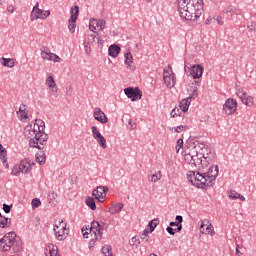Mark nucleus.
<instances>
[{
	"label": "nucleus",
	"instance_id": "obj_1",
	"mask_svg": "<svg viewBox=\"0 0 256 256\" xmlns=\"http://www.w3.org/2000/svg\"><path fill=\"white\" fill-rule=\"evenodd\" d=\"M178 13L181 19L197 21L203 15V0H178Z\"/></svg>",
	"mask_w": 256,
	"mask_h": 256
},
{
	"label": "nucleus",
	"instance_id": "obj_2",
	"mask_svg": "<svg viewBox=\"0 0 256 256\" xmlns=\"http://www.w3.org/2000/svg\"><path fill=\"white\" fill-rule=\"evenodd\" d=\"M0 249L2 251H13V253H21L23 251V242L17 237V233L8 232L0 239Z\"/></svg>",
	"mask_w": 256,
	"mask_h": 256
},
{
	"label": "nucleus",
	"instance_id": "obj_3",
	"mask_svg": "<svg viewBox=\"0 0 256 256\" xmlns=\"http://www.w3.org/2000/svg\"><path fill=\"white\" fill-rule=\"evenodd\" d=\"M202 157L204 160L199 157V153L197 151H192L185 155L186 161H188L190 165H194L195 167H199V165L205 167L207 166V163H209V161H213L211 150H209V152H207L206 154L202 153Z\"/></svg>",
	"mask_w": 256,
	"mask_h": 256
},
{
	"label": "nucleus",
	"instance_id": "obj_4",
	"mask_svg": "<svg viewBox=\"0 0 256 256\" xmlns=\"http://www.w3.org/2000/svg\"><path fill=\"white\" fill-rule=\"evenodd\" d=\"M47 141H49V135L44 132V129L38 130L36 138H31L29 140V146L35 149H39L40 151L45 149V145H47Z\"/></svg>",
	"mask_w": 256,
	"mask_h": 256
},
{
	"label": "nucleus",
	"instance_id": "obj_5",
	"mask_svg": "<svg viewBox=\"0 0 256 256\" xmlns=\"http://www.w3.org/2000/svg\"><path fill=\"white\" fill-rule=\"evenodd\" d=\"M194 187H198V189H209V187H213V184L209 183L205 172H196Z\"/></svg>",
	"mask_w": 256,
	"mask_h": 256
},
{
	"label": "nucleus",
	"instance_id": "obj_6",
	"mask_svg": "<svg viewBox=\"0 0 256 256\" xmlns=\"http://www.w3.org/2000/svg\"><path fill=\"white\" fill-rule=\"evenodd\" d=\"M89 231L91 236L94 235V238L90 241V245H95V241H99L101 239V224H99L98 221L91 222Z\"/></svg>",
	"mask_w": 256,
	"mask_h": 256
},
{
	"label": "nucleus",
	"instance_id": "obj_7",
	"mask_svg": "<svg viewBox=\"0 0 256 256\" xmlns=\"http://www.w3.org/2000/svg\"><path fill=\"white\" fill-rule=\"evenodd\" d=\"M50 15L51 11L39 9V2H37L31 12V21H35V19H47Z\"/></svg>",
	"mask_w": 256,
	"mask_h": 256
},
{
	"label": "nucleus",
	"instance_id": "obj_8",
	"mask_svg": "<svg viewBox=\"0 0 256 256\" xmlns=\"http://www.w3.org/2000/svg\"><path fill=\"white\" fill-rule=\"evenodd\" d=\"M70 13L71 17L68 20V29L71 33H75V27H77V18L79 17V6H73Z\"/></svg>",
	"mask_w": 256,
	"mask_h": 256
},
{
	"label": "nucleus",
	"instance_id": "obj_9",
	"mask_svg": "<svg viewBox=\"0 0 256 256\" xmlns=\"http://www.w3.org/2000/svg\"><path fill=\"white\" fill-rule=\"evenodd\" d=\"M124 93L128 97V99H131V101H139L141 97H143V92H141V89H139V87L125 88Z\"/></svg>",
	"mask_w": 256,
	"mask_h": 256
},
{
	"label": "nucleus",
	"instance_id": "obj_10",
	"mask_svg": "<svg viewBox=\"0 0 256 256\" xmlns=\"http://www.w3.org/2000/svg\"><path fill=\"white\" fill-rule=\"evenodd\" d=\"M41 127H45V123L41 120L40 125L34 124V126H27L24 130V134L28 139H35L37 133L41 131Z\"/></svg>",
	"mask_w": 256,
	"mask_h": 256
},
{
	"label": "nucleus",
	"instance_id": "obj_11",
	"mask_svg": "<svg viewBox=\"0 0 256 256\" xmlns=\"http://www.w3.org/2000/svg\"><path fill=\"white\" fill-rule=\"evenodd\" d=\"M91 130H92V135L95 141H97L98 145H100L102 149H105L107 147V140L103 135H101V132H99V129L97 128V126H92Z\"/></svg>",
	"mask_w": 256,
	"mask_h": 256
},
{
	"label": "nucleus",
	"instance_id": "obj_12",
	"mask_svg": "<svg viewBox=\"0 0 256 256\" xmlns=\"http://www.w3.org/2000/svg\"><path fill=\"white\" fill-rule=\"evenodd\" d=\"M204 174L206 175V179L208 180V183L210 185H213V181H215V179H217L218 175H219V166L218 165H212L208 171L204 172Z\"/></svg>",
	"mask_w": 256,
	"mask_h": 256
},
{
	"label": "nucleus",
	"instance_id": "obj_13",
	"mask_svg": "<svg viewBox=\"0 0 256 256\" xmlns=\"http://www.w3.org/2000/svg\"><path fill=\"white\" fill-rule=\"evenodd\" d=\"M106 22L103 19H90L89 29L90 31H93V33H97L95 31H103L105 29Z\"/></svg>",
	"mask_w": 256,
	"mask_h": 256
},
{
	"label": "nucleus",
	"instance_id": "obj_14",
	"mask_svg": "<svg viewBox=\"0 0 256 256\" xmlns=\"http://www.w3.org/2000/svg\"><path fill=\"white\" fill-rule=\"evenodd\" d=\"M223 111L225 115H233V113L237 111V100L228 99L223 105Z\"/></svg>",
	"mask_w": 256,
	"mask_h": 256
},
{
	"label": "nucleus",
	"instance_id": "obj_15",
	"mask_svg": "<svg viewBox=\"0 0 256 256\" xmlns=\"http://www.w3.org/2000/svg\"><path fill=\"white\" fill-rule=\"evenodd\" d=\"M107 191H109V187L107 186H98L93 190L92 195L101 203V199L107 197Z\"/></svg>",
	"mask_w": 256,
	"mask_h": 256
},
{
	"label": "nucleus",
	"instance_id": "obj_16",
	"mask_svg": "<svg viewBox=\"0 0 256 256\" xmlns=\"http://www.w3.org/2000/svg\"><path fill=\"white\" fill-rule=\"evenodd\" d=\"M93 117L96 121H99V123H102V125H105V123H108L109 119L107 118V115H105V112L101 110V108H95Z\"/></svg>",
	"mask_w": 256,
	"mask_h": 256
},
{
	"label": "nucleus",
	"instance_id": "obj_17",
	"mask_svg": "<svg viewBox=\"0 0 256 256\" xmlns=\"http://www.w3.org/2000/svg\"><path fill=\"white\" fill-rule=\"evenodd\" d=\"M190 75L193 79H201L203 77V66L193 65L190 69Z\"/></svg>",
	"mask_w": 256,
	"mask_h": 256
},
{
	"label": "nucleus",
	"instance_id": "obj_18",
	"mask_svg": "<svg viewBox=\"0 0 256 256\" xmlns=\"http://www.w3.org/2000/svg\"><path fill=\"white\" fill-rule=\"evenodd\" d=\"M237 95L241 99L243 105H247L248 107H251V105H253V97L248 96L246 92L239 91L237 92Z\"/></svg>",
	"mask_w": 256,
	"mask_h": 256
},
{
	"label": "nucleus",
	"instance_id": "obj_19",
	"mask_svg": "<svg viewBox=\"0 0 256 256\" xmlns=\"http://www.w3.org/2000/svg\"><path fill=\"white\" fill-rule=\"evenodd\" d=\"M65 231H67V226H64V228H58L56 231H54L57 241H65L67 239V234H65Z\"/></svg>",
	"mask_w": 256,
	"mask_h": 256
},
{
	"label": "nucleus",
	"instance_id": "obj_20",
	"mask_svg": "<svg viewBox=\"0 0 256 256\" xmlns=\"http://www.w3.org/2000/svg\"><path fill=\"white\" fill-rule=\"evenodd\" d=\"M119 53H121V47L117 44H112L108 48V55L110 57H118Z\"/></svg>",
	"mask_w": 256,
	"mask_h": 256
},
{
	"label": "nucleus",
	"instance_id": "obj_21",
	"mask_svg": "<svg viewBox=\"0 0 256 256\" xmlns=\"http://www.w3.org/2000/svg\"><path fill=\"white\" fill-rule=\"evenodd\" d=\"M20 167V171L21 173H29V171H31L32 167H31V162H29V160H22L19 164Z\"/></svg>",
	"mask_w": 256,
	"mask_h": 256
},
{
	"label": "nucleus",
	"instance_id": "obj_22",
	"mask_svg": "<svg viewBox=\"0 0 256 256\" xmlns=\"http://www.w3.org/2000/svg\"><path fill=\"white\" fill-rule=\"evenodd\" d=\"M100 42H101V37L99 36V33L96 32L94 34L88 35V44L90 43L91 45H97Z\"/></svg>",
	"mask_w": 256,
	"mask_h": 256
},
{
	"label": "nucleus",
	"instance_id": "obj_23",
	"mask_svg": "<svg viewBox=\"0 0 256 256\" xmlns=\"http://www.w3.org/2000/svg\"><path fill=\"white\" fill-rule=\"evenodd\" d=\"M46 85L51 89L52 93H57V84L55 83L53 76L46 78Z\"/></svg>",
	"mask_w": 256,
	"mask_h": 256
},
{
	"label": "nucleus",
	"instance_id": "obj_24",
	"mask_svg": "<svg viewBox=\"0 0 256 256\" xmlns=\"http://www.w3.org/2000/svg\"><path fill=\"white\" fill-rule=\"evenodd\" d=\"M189 105H191L190 98H184L180 101V109L183 111V113H187L189 111Z\"/></svg>",
	"mask_w": 256,
	"mask_h": 256
},
{
	"label": "nucleus",
	"instance_id": "obj_25",
	"mask_svg": "<svg viewBox=\"0 0 256 256\" xmlns=\"http://www.w3.org/2000/svg\"><path fill=\"white\" fill-rule=\"evenodd\" d=\"M0 159L3 165H6V167H9V164H7V149L3 147L2 143H0Z\"/></svg>",
	"mask_w": 256,
	"mask_h": 256
},
{
	"label": "nucleus",
	"instance_id": "obj_26",
	"mask_svg": "<svg viewBox=\"0 0 256 256\" xmlns=\"http://www.w3.org/2000/svg\"><path fill=\"white\" fill-rule=\"evenodd\" d=\"M124 57L125 64L128 65L127 68L133 69V55L131 54V52H127L126 54H124Z\"/></svg>",
	"mask_w": 256,
	"mask_h": 256
},
{
	"label": "nucleus",
	"instance_id": "obj_27",
	"mask_svg": "<svg viewBox=\"0 0 256 256\" xmlns=\"http://www.w3.org/2000/svg\"><path fill=\"white\" fill-rule=\"evenodd\" d=\"M164 83L168 89H173L175 87V75L164 78Z\"/></svg>",
	"mask_w": 256,
	"mask_h": 256
},
{
	"label": "nucleus",
	"instance_id": "obj_28",
	"mask_svg": "<svg viewBox=\"0 0 256 256\" xmlns=\"http://www.w3.org/2000/svg\"><path fill=\"white\" fill-rule=\"evenodd\" d=\"M122 209H123V204L117 203L109 209V212L111 213V215H117V213H121Z\"/></svg>",
	"mask_w": 256,
	"mask_h": 256
},
{
	"label": "nucleus",
	"instance_id": "obj_29",
	"mask_svg": "<svg viewBox=\"0 0 256 256\" xmlns=\"http://www.w3.org/2000/svg\"><path fill=\"white\" fill-rule=\"evenodd\" d=\"M85 203L87 207H89L92 211H95V209H97V204H95V199H93V197H88Z\"/></svg>",
	"mask_w": 256,
	"mask_h": 256
},
{
	"label": "nucleus",
	"instance_id": "obj_30",
	"mask_svg": "<svg viewBox=\"0 0 256 256\" xmlns=\"http://www.w3.org/2000/svg\"><path fill=\"white\" fill-rule=\"evenodd\" d=\"M47 159V156H45V152H39L36 154V161L39 163V165H43Z\"/></svg>",
	"mask_w": 256,
	"mask_h": 256
},
{
	"label": "nucleus",
	"instance_id": "obj_31",
	"mask_svg": "<svg viewBox=\"0 0 256 256\" xmlns=\"http://www.w3.org/2000/svg\"><path fill=\"white\" fill-rule=\"evenodd\" d=\"M157 225H159V219L158 218H155L153 220H151L149 223H148V227L150 230V233H153L157 227Z\"/></svg>",
	"mask_w": 256,
	"mask_h": 256
},
{
	"label": "nucleus",
	"instance_id": "obj_32",
	"mask_svg": "<svg viewBox=\"0 0 256 256\" xmlns=\"http://www.w3.org/2000/svg\"><path fill=\"white\" fill-rule=\"evenodd\" d=\"M19 113H21L20 119H29V116L25 109V104L19 107V111H17V115H19Z\"/></svg>",
	"mask_w": 256,
	"mask_h": 256
},
{
	"label": "nucleus",
	"instance_id": "obj_33",
	"mask_svg": "<svg viewBox=\"0 0 256 256\" xmlns=\"http://www.w3.org/2000/svg\"><path fill=\"white\" fill-rule=\"evenodd\" d=\"M197 177V172L196 171H189L187 173V179L189 181V183H191L192 185H195V178Z\"/></svg>",
	"mask_w": 256,
	"mask_h": 256
},
{
	"label": "nucleus",
	"instance_id": "obj_34",
	"mask_svg": "<svg viewBox=\"0 0 256 256\" xmlns=\"http://www.w3.org/2000/svg\"><path fill=\"white\" fill-rule=\"evenodd\" d=\"M65 227H67V223L63 222V220L58 219L55 221L54 224V231H57V229H65Z\"/></svg>",
	"mask_w": 256,
	"mask_h": 256
},
{
	"label": "nucleus",
	"instance_id": "obj_35",
	"mask_svg": "<svg viewBox=\"0 0 256 256\" xmlns=\"http://www.w3.org/2000/svg\"><path fill=\"white\" fill-rule=\"evenodd\" d=\"M45 255L46 256H61L60 254H59V250H58V248H57V246H52V248H50L49 250H48V252H46L45 253Z\"/></svg>",
	"mask_w": 256,
	"mask_h": 256
},
{
	"label": "nucleus",
	"instance_id": "obj_36",
	"mask_svg": "<svg viewBox=\"0 0 256 256\" xmlns=\"http://www.w3.org/2000/svg\"><path fill=\"white\" fill-rule=\"evenodd\" d=\"M173 76H175V73L173 72V69H171V66H168V68L164 69L163 79H167V77Z\"/></svg>",
	"mask_w": 256,
	"mask_h": 256
},
{
	"label": "nucleus",
	"instance_id": "obj_37",
	"mask_svg": "<svg viewBox=\"0 0 256 256\" xmlns=\"http://www.w3.org/2000/svg\"><path fill=\"white\" fill-rule=\"evenodd\" d=\"M2 65H4V67L11 68V67H15V62L11 58H3Z\"/></svg>",
	"mask_w": 256,
	"mask_h": 256
},
{
	"label": "nucleus",
	"instance_id": "obj_38",
	"mask_svg": "<svg viewBox=\"0 0 256 256\" xmlns=\"http://www.w3.org/2000/svg\"><path fill=\"white\" fill-rule=\"evenodd\" d=\"M48 61H53L54 63H59V61H61V58L59 56H57V54L49 52Z\"/></svg>",
	"mask_w": 256,
	"mask_h": 256
},
{
	"label": "nucleus",
	"instance_id": "obj_39",
	"mask_svg": "<svg viewBox=\"0 0 256 256\" xmlns=\"http://www.w3.org/2000/svg\"><path fill=\"white\" fill-rule=\"evenodd\" d=\"M162 175H161V171H158L157 174H153L151 176H149L148 178L150 179V181L152 183H157V181H159L161 179Z\"/></svg>",
	"mask_w": 256,
	"mask_h": 256
},
{
	"label": "nucleus",
	"instance_id": "obj_40",
	"mask_svg": "<svg viewBox=\"0 0 256 256\" xmlns=\"http://www.w3.org/2000/svg\"><path fill=\"white\" fill-rule=\"evenodd\" d=\"M223 13H230V15H235V13H237V8L235 6H228L223 10Z\"/></svg>",
	"mask_w": 256,
	"mask_h": 256
},
{
	"label": "nucleus",
	"instance_id": "obj_41",
	"mask_svg": "<svg viewBox=\"0 0 256 256\" xmlns=\"http://www.w3.org/2000/svg\"><path fill=\"white\" fill-rule=\"evenodd\" d=\"M205 235H215V230L213 229V225L209 224L205 229Z\"/></svg>",
	"mask_w": 256,
	"mask_h": 256
},
{
	"label": "nucleus",
	"instance_id": "obj_42",
	"mask_svg": "<svg viewBox=\"0 0 256 256\" xmlns=\"http://www.w3.org/2000/svg\"><path fill=\"white\" fill-rule=\"evenodd\" d=\"M9 223H11V220L9 218H2L0 220V227L2 229H5V227H7V225H9Z\"/></svg>",
	"mask_w": 256,
	"mask_h": 256
},
{
	"label": "nucleus",
	"instance_id": "obj_43",
	"mask_svg": "<svg viewBox=\"0 0 256 256\" xmlns=\"http://www.w3.org/2000/svg\"><path fill=\"white\" fill-rule=\"evenodd\" d=\"M228 197L230 199H239V193L235 190H231L230 192H228Z\"/></svg>",
	"mask_w": 256,
	"mask_h": 256
},
{
	"label": "nucleus",
	"instance_id": "obj_44",
	"mask_svg": "<svg viewBox=\"0 0 256 256\" xmlns=\"http://www.w3.org/2000/svg\"><path fill=\"white\" fill-rule=\"evenodd\" d=\"M187 129V126L185 125H180V126H177V127H174V128H171V130L175 131V133H181L182 131H185Z\"/></svg>",
	"mask_w": 256,
	"mask_h": 256
},
{
	"label": "nucleus",
	"instance_id": "obj_45",
	"mask_svg": "<svg viewBox=\"0 0 256 256\" xmlns=\"http://www.w3.org/2000/svg\"><path fill=\"white\" fill-rule=\"evenodd\" d=\"M12 175H15V177L21 175V168L19 166H14L12 169Z\"/></svg>",
	"mask_w": 256,
	"mask_h": 256
},
{
	"label": "nucleus",
	"instance_id": "obj_46",
	"mask_svg": "<svg viewBox=\"0 0 256 256\" xmlns=\"http://www.w3.org/2000/svg\"><path fill=\"white\" fill-rule=\"evenodd\" d=\"M49 49H47L46 51L45 50H42L41 51V57L42 59L46 60V61H49Z\"/></svg>",
	"mask_w": 256,
	"mask_h": 256
},
{
	"label": "nucleus",
	"instance_id": "obj_47",
	"mask_svg": "<svg viewBox=\"0 0 256 256\" xmlns=\"http://www.w3.org/2000/svg\"><path fill=\"white\" fill-rule=\"evenodd\" d=\"M40 205H41V200H39V198H34L32 200V207L34 209H37V207H40Z\"/></svg>",
	"mask_w": 256,
	"mask_h": 256
},
{
	"label": "nucleus",
	"instance_id": "obj_48",
	"mask_svg": "<svg viewBox=\"0 0 256 256\" xmlns=\"http://www.w3.org/2000/svg\"><path fill=\"white\" fill-rule=\"evenodd\" d=\"M182 148H183V139L180 138L177 140V144H176L177 153H179L180 149H182Z\"/></svg>",
	"mask_w": 256,
	"mask_h": 256
},
{
	"label": "nucleus",
	"instance_id": "obj_49",
	"mask_svg": "<svg viewBox=\"0 0 256 256\" xmlns=\"http://www.w3.org/2000/svg\"><path fill=\"white\" fill-rule=\"evenodd\" d=\"M199 94L197 93V88H195L193 91H192V94L187 98V99H190V101H191V99H197V96H198Z\"/></svg>",
	"mask_w": 256,
	"mask_h": 256
},
{
	"label": "nucleus",
	"instance_id": "obj_50",
	"mask_svg": "<svg viewBox=\"0 0 256 256\" xmlns=\"http://www.w3.org/2000/svg\"><path fill=\"white\" fill-rule=\"evenodd\" d=\"M171 117H179V108H174L171 113Z\"/></svg>",
	"mask_w": 256,
	"mask_h": 256
},
{
	"label": "nucleus",
	"instance_id": "obj_51",
	"mask_svg": "<svg viewBox=\"0 0 256 256\" xmlns=\"http://www.w3.org/2000/svg\"><path fill=\"white\" fill-rule=\"evenodd\" d=\"M11 207L12 205L3 204V211L4 213H11Z\"/></svg>",
	"mask_w": 256,
	"mask_h": 256
},
{
	"label": "nucleus",
	"instance_id": "obj_52",
	"mask_svg": "<svg viewBox=\"0 0 256 256\" xmlns=\"http://www.w3.org/2000/svg\"><path fill=\"white\" fill-rule=\"evenodd\" d=\"M166 231H167V233H169V235H175V233H177L176 230L171 226H168L166 228Z\"/></svg>",
	"mask_w": 256,
	"mask_h": 256
},
{
	"label": "nucleus",
	"instance_id": "obj_53",
	"mask_svg": "<svg viewBox=\"0 0 256 256\" xmlns=\"http://www.w3.org/2000/svg\"><path fill=\"white\" fill-rule=\"evenodd\" d=\"M84 49H85V53H87V55H89L91 53V47H89V44H85Z\"/></svg>",
	"mask_w": 256,
	"mask_h": 256
},
{
	"label": "nucleus",
	"instance_id": "obj_54",
	"mask_svg": "<svg viewBox=\"0 0 256 256\" xmlns=\"http://www.w3.org/2000/svg\"><path fill=\"white\" fill-rule=\"evenodd\" d=\"M176 222H177L178 224L183 223V216H181V215L176 216Z\"/></svg>",
	"mask_w": 256,
	"mask_h": 256
},
{
	"label": "nucleus",
	"instance_id": "obj_55",
	"mask_svg": "<svg viewBox=\"0 0 256 256\" xmlns=\"http://www.w3.org/2000/svg\"><path fill=\"white\" fill-rule=\"evenodd\" d=\"M176 227H177L175 228L176 233H180V231H182L183 229V224H178Z\"/></svg>",
	"mask_w": 256,
	"mask_h": 256
},
{
	"label": "nucleus",
	"instance_id": "obj_56",
	"mask_svg": "<svg viewBox=\"0 0 256 256\" xmlns=\"http://www.w3.org/2000/svg\"><path fill=\"white\" fill-rule=\"evenodd\" d=\"M205 222H202L200 225V233L205 234Z\"/></svg>",
	"mask_w": 256,
	"mask_h": 256
},
{
	"label": "nucleus",
	"instance_id": "obj_57",
	"mask_svg": "<svg viewBox=\"0 0 256 256\" xmlns=\"http://www.w3.org/2000/svg\"><path fill=\"white\" fill-rule=\"evenodd\" d=\"M149 233H151L150 230H149V228H146V229L142 232V235H141V236H149Z\"/></svg>",
	"mask_w": 256,
	"mask_h": 256
},
{
	"label": "nucleus",
	"instance_id": "obj_58",
	"mask_svg": "<svg viewBox=\"0 0 256 256\" xmlns=\"http://www.w3.org/2000/svg\"><path fill=\"white\" fill-rule=\"evenodd\" d=\"M82 233H83V237H85V239H89V232H85V228H82Z\"/></svg>",
	"mask_w": 256,
	"mask_h": 256
},
{
	"label": "nucleus",
	"instance_id": "obj_59",
	"mask_svg": "<svg viewBox=\"0 0 256 256\" xmlns=\"http://www.w3.org/2000/svg\"><path fill=\"white\" fill-rule=\"evenodd\" d=\"M142 241H144V243H149V236H141Z\"/></svg>",
	"mask_w": 256,
	"mask_h": 256
},
{
	"label": "nucleus",
	"instance_id": "obj_60",
	"mask_svg": "<svg viewBox=\"0 0 256 256\" xmlns=\"http://www.w3.org/2000/svg\"><path fill=\"white\" fill-rule=\"evenodd\" d=\"M7 11H8V13H14L15 8H13V6L10 5L7 7Z\"/></svg>",
	"mask_w": 256,
	"mask_h": 256
},
{
	"label": "nucleus",
	"instance_id": "obj_61",
	"mask_svg": "<svg viewBox=\"0 0 256 256\" xmlns=\"http://www.w3.org/2000/svg\"><path fill=\"white\" fill-rule=\"evenodd\" d=\"M137 243V237H133L130 241V245H135Z\"/></svg>",
	"mask_w": 256,
	"mask_h": 256
},
{
	"label": "nucleus",
	"instance_id": "obj_62",
	"mask_svg": "<svg viewBox=\"0 0 256 256\" xmlns=\"http://www.w3.org/2000/svg\"><path fill=\"white\" fill-rule=\"evenodd\" d=\"M170 227H177L179 225L178 222H170L169 223Z\"/></svg>",
	"mask_w": 256,
	"mask_h": 256
},
{
	"label": "nucleus",
	"instance_id": "obj_63",
	"mask_svg": "<svg viewBox=\"0 0 256 256\" xmlns=\"http://www.w3.org/2000/svg\"><path fill=\"white\" fill-rule=\"evenodd\" d=\"M211 21H213V18H207L205 21L206 25H211Z\"/></svg>",
	"mask_w": 256,
	"mask_h": 256
},
{
	"label": "nucleus",
	"instance_id": "obj_64",
	"mask_svg": "<svg viewBox=\"0 0 256 256\" xmlns=\"http://www.w3.org/2000/svg\"><path fill=\"white\" fill-rule=\"evenodd\" d=\"M238 199H240V201H245V198H244V196H243V195H241V194H239V197H238Z\"/></svg>",
	"mask_w": 256,
	"mask_h": 256
}]
</instances>
